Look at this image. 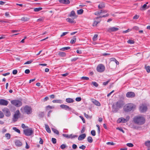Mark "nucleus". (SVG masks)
Returning <instances> with one entry per match:
<instances>
[{"label":"nucleus","mask_w":150,"mask_h":150,"mask_svg":"<svg viewBox=\"0 0 150 150\" xmlns=\"http://www.w3.org/2000/svg\"><path fill=\"white\" fill-rule=\"evenodd\" d=\"M124 104V98L119 100L112 105L113 112H116L120 108L122 107Z\"/></svg>","instance_id":"1"},{"label":"nucleus","mask_w":150,"mask_h":150,"mask_svg":"<svg viewBox=\"0 0 150 150\" xmlns=\"http://www.w3.org/2000/svg\"><path fill=\"white\" fill-rule=\"evenodd\" d=\"M136 109V105L133 103H130L125 105L123 107V110L126 112L133 111Z\"/></svg>","instance_id":"2"},{"label":"nucleus","mask_w":150,"mask_h":150,"mask_svg":"<svg viewBox=\"0 0 150 150\" xmlns=\"http://www.w3.org/2000/svg\"><path fill=\"white\" fill-rule=\"evenodd\" d=\"M133 121L136 124L142 125L145 122V119L143 117L140 116H135L133 118Z\"/></svg>","instance_id":"3"},{"label":"nucleus","mask_w":150,"mask_h":150,"mask_svg":"<svg viewBox=\"0 0 150 150\" xmlns=\"http://www.w3.org/2000/svg\"><path fill=\"white\" fill-rule=\"evenodd\" d=\"M110 62H109L110 67L112 69L115 68L116 65L115 64L112 62H114L115 63L116 65L119 64V62L115 58H111L110 59Z\"/></svg>","instance_id":"4"},{"label":"nucleus","mask_w":150,"mask_h":150,"mask_svg":"<svg viewBox=\"0 0 150 150\" xmlns=\"http://www.w3.org/2000/svg\"><path fill=\"white\" fill-rule=\"evenodd\" d=\"M11 103L16 107H19L22 105V102L19 100H14L11 101Z\"/></svg>","instance_id":"5"},{"label":"nucleus","mask_w":150,"mask_h":150,"mask_svg":"<svg viewBox=\"0 0 150 150\" xmlns=\"http://www.w3.org/2000/svg\"><path fill=\"white\" fill-rule=\"evenodd\" d=\"M23 132L25 135L30 136L33 133V131L31 128H29L23 130Z\"/></svg>","instance_id":"6"},{"label":"nucleus","mask_w":150,"mask_h":150,"mask_svg":"<svg viewBox=\"0 0 150 150\" xmlns=\"http://www.w3.org/2000/svg\"><path fill=\"white\" fill-rule=\"evenodd\" d=\"M20 113L19 110H17L15 112L13 118V120L14 122H16L20 117Z\"/></svg>","instance_id":"7"},{"label":"nucleus","mask_w":150,"mask_h":150,"mask_svg":"<svg viewBox=\"0 0 150 150\" xmlns=\"http://www.w3.org/2000/svg\"><path fill=\"white\" fill-rule=\"evenodd\" d=\"M96 69L98 72H102L105 70V67L103 64H100L97 66Z\"/></svg>","instance_id":"8"},{"label":"nucleus","mask_w":150,"mask_h":150,"mask_svg":"<svg viewBox=\"0 0 150 150\" xmlns=\"http://www.w3.org/2000/svg\"><path fill=\"white\" fill-rule=\"evenodd\" d=\"M24 110L25 112L28 114H31L32 112L31 108L27 105L25 106L24 107Z\"/></svg>","instance_id":"9"},{"label":"nucleus","mask_w":150,"mask_h":150,"mask_svg":"<svg viewBox=\"0 0 150 150\" xmlns=\"http://www.w3.org/2000/svg\"><path fill=\"white\" fill-rule=\"evenodd\" d=\"M119 28L116 27H112L108 28L107 29V31L109 33L115 32L118 30Z\"/></svg>","instance_id":"10"},{"label":"nucleus","mask_w":150,"mask_h":150,"mask_svg":"<svg viewBox=\"0 0 150 150\" xmlns=\"http://www.w3.org/2000/svg\"><path fill=\"white\" fill-rule=\"evenodd\" d=\"M8 103V101L4 99H0V105L7 106Z\"/></svg>","instance_id":"11"},{"label":"nucleus","mask_w":150,"mask_h":150,"mask_svg":"<svg viewBox=\"0 0 150 150\" xmlns=\"http://www.w3.org/2000/svg\"><path fill=\"white\" fill-rule=\"evenodd\" d=\"M60 107L62 109L67 110L71 111L72 109L71 107H70L68 105H60Z\"/></svg>","instance_id":"12"},{"label":"nucleus","mask_w":150,"mask_h":150,"mask_svg":"<svg viewBox=\"0 0 150 150\" xmlns=\"http://www.w3.org/2000/svg\"><path fill=\"white\" fill-rule=\"evenodd\" d=\"M2 111L6 116L8 117L10 115L11 113L8 109L4 108L3 109Z\"/></svg>","instance_id":"13"},{"label":"nucleus","mask_w":150,"mask_h":150,"mask_svg":"<svg viewBox=\"0 0 150 150\" xmlns=\"http://www.w3.org/2000/svg\"><path fill=\"white\" fill-rule=\"evenodd\" d=\"M135 94L132 92H129L126 94V97L128 98H133L135 97Z\"/></svg>","instance_id":"14"},{"label":"nucleus","mask_w":150,"mask_h":150,"mask_svg":"<svg viewBox=\"0 0 150 150\" xmlns=\"http://www.w3.org/2000/svg\"><path fill=\"white\" fill-rule=\"evenodd\" d=\"M140 110L142 112H146L147 110V107L146 106L142 105L140 107Z\"/></svg>","instance_id":"15"},{"label":"nucleus","mask_w":150,"mask_h":150,"mask_svg":"<svg viewBox=\"0 0 150 150\" xmlns=\"http://www.w3.org/2000/svg\"><path fill=\"white\" fill-rule=\"evenodd\" d=\"M86 136V135L85 134H83L80 135L78 138V139L79 140H81L85 138Z\"/></svg>","instance_id":"16"},{"label":"nucleus","mask_w":150,"mask_h":150,"mask_svg":"<svg viewBox=\"0 0 150 150\" xmlns=\"http://www.w3.org/2000/svg\"><path fill=\"white\" fill-rule=\"evenodd\" d=\"M59 2L62 4H68L70 3L69 0H59Z\"/></svg>","instance_id":"17"},{"label":"nucleus","mask_w":150,"mask_h":150,"mask_svg":"<svg viewBox=\"0 0 150 150\" xmlns=\"http://www.w3.org/2000/svg\"><path fill=\"white\" fill-rule=\"evenodd\" d=\"M69 16L70 17H74V18H76V14L75 12L74 11H72L71 13L69 15Z\"/></svg>","instance_id":"18"},{"label":"nucleus","mask_w":150,"mask_h":150,"mask_svg":"<svg viewBox=\"0 0 150 150\" xmlns=\"http://www.w3.org/2000/svg\"><path fill=\"white\" fill-rule=\"evenodd\" d=\"M74 101L72 99L70 98H67L66 100V101L69 103H72Z\"/></svg>","instance_id":"19"},{"label":"nucleus","mask_w":150,"mask_h":150,"mask_svg":"<svg viewBox=\"0 0 150 150\" xmlns=\"http://www.w3.org/2000/svg\"><path fill=\"white\" fill-rule=\"evenodd\" d=\"M45 126L46 130L47 132L48 133H50L51 132V130L48 125L47 124H45Z\"/></svg>","instance_id":"20"},{"label":"nucleus","mask_w":150,"mask_h":150,"mask_svg":"<svg viewBox=\"0 0 150 150\" xmlns=\"http://www.w3.org/2000/svg\"><path fill=\"white\" fill-rule=\"evenodd\" d=\"M16 145L18 146H20L22 145V143L19 140H17L15 142Z\"/></svg>","instance_id":"21"},{"label":"nucleus","mask_w":150,"mask_h":150,"mask_svg":"<svg viewBox=\"0 0 150 150\" xmlns=\"http://www.w3.org/2000/svg\"><path fill=\"white\" fill-rule=\"evenodd\" d=\"M92 102L94 104L97 106H100V103L98 101L96 100H93V101H92Z\"/></svg>","instance_id":"22"},{"label":"nucleus","mask_w":150,"mask_h":150,"mask_svg":"<svg viewBox=\"0 0 150 150\" xmlns=\"http://www.w3.org/2000/svg\"><path fill=\"white\" fill-rule=\"evenodd\" d=\"M76 38L75 36H74L72 37V39L71 40L70 43L71 44H73L76 42Z\"/></svg>","instance_id":"23"},{"label":"nucleus","mask_w":150,"mask_h":150,"mask_svg":"<svg viewBox=\"0 0 150 150\" xmlns=\"http://www.w3.org/2000/svg\"><path fill=\"white\" fill-rule=\"evenodd\" d=\"M105 7V5L103 3H100L98 6V7L99 9Z\"/></svg>","instance_id":"24"},{"label":"nucleus","mask_w":150,"mask_h":150,"mask_svg":"<svg viewBox=\"0 0 150 150\" xmlns=\"http://www.w3.org/2000/svg\"><path fill=\"white\" fill-rule=\"evenodd\" d=\"M101 21V19H100L99 21H97L95 20L94 22L93 23V26H96L97 24L99 23Z\"/></svg>","instance_id":"25"},{"label":"nucleus","mask_w":150,"mask_h":150,"mask_svg":"<svg viewBox=\"0 0 150 150\" xmlns=\"http://www.w3.org/2000/svg\"><path fill=\"white\" fill-rule=\"evenodd\" d=\"M58 55L61 57H64L66 55V54L65 53L63 52H60L58 53Z\"/></svg>","instance_id":"26"},{"label":"nucleus","mask_w":150,"mask_h":150,"mask_svg":"<svg viewBox=\"0 0 150 150\" xmlns=\"http://www.w3.org/2000/svg\"><path fill=\"white\" fill-rule=\"evenodd\" d=\"M67 21L70 23H74V19L68 18L67 19Z\"/></svg>","instance_id":"27"},{"label":"nucleus","mask_w":150,"mask_h":150,"mask_svg":"<svg viewBox=\"0 0 150 150\" xmlns=\"http://www.w3.org/2000/svg\"><path fill=\"white\" fill-rule=\"evenodd\" d=\"M147 5L146 4H144L142 7L140 8V10H145L146 8H146Z\"/></svg>","instance_id":"28"},{"label":"nucleus","mask_w":150,"mask_h":150,"mask_svg":"<svg viewBox=\"0 0 150 150\" xmlns=\"http://www.w3.org/2000/svg\"><path fill=\"white\" fill-rule=\"evenodd\" d=\"M29 18L26 17H23L21 18V20L24 21H27L29 20Z\"/></svg>","instance_id":"29"},{"label":"nucleus","mask_w":150,"mask_h":150,"mask_svg":"<svg viewBox=\"0 0 150 150\" xmlns=\"http://www.w3.org/2000/svg\"><path fill=\"white\" fill-rule=\"evenodd\" d=\"M52 130L54 133L56 134L57 135L59 134V132L57 130L55 129L52 128Z\"/></svg>","instance_id":"30"},{"label":"nucleus","mask_w":150,"mask_h":150,"mask_svg":"<svg viewBox=\"0 0 150 150\" xmlns=\"http://www.w3.org/2000/svg\"><path fill=\"white\" fill-rule=\"evenodd\" d=\"M145 145L147 147H150V141H147L145 143Z\"/></svg>","instance_id":"31"},{"label":"nucleus","mask_w":150,"mask_h":150,"mask_svg":"<svg viewBox=\"0 0 150 150\" xmlns=\"http://www.w3.org/2000/svg\"><path fill=\"white\" fill-rule=\"evenodd\" d=\"M69 139L71 138L72 139L77 137H78V136L77 135H73V134H71L69 135Z\"/></svg>","instance_id":"32"},{"label":"nucleus","mask_w":150,"mask_h":150,"mask_svg":"<svg viewBox=\"0 0 150 150\" xmlns=\"http://www.w3.org/2000/svg\"><path fill=\"white\" fill-rule=\"evenodd\" d=\"M87 141L89 143H92L93 142V139L91 137H88L87 138Z\"/></svg>","instance_id":"33"},{"label":"nucleus","mask_w":150,"mask_h":150,"mask_svg":"<svg viewBox=\"0 0 150 150\" xmlns=\"http://www.w3.org/2000/svg\"><path fill=\"white\" fill-rule=\"evenodd\" d=\"M70 48V47H64L61 48L60 50L62 51H64L69 49Z\"/></svg>","instance_id":"34"},{"label":"nucleus","mask_w":150,"mask_h":150,"mask_svg":"<svg viewBox=\"0 0 150 150\" xmlns=\"http://www.w3.org/2000/svg\"><path fill=\"white\" fill-rule=\"evenodd\" d=\"M42 9V8L41 7H39L35 8L34 9V11L35 12H38Z\"/></svg>","instance_id":"35"},{"label":"nucleus","mask_w":150,"mask_h":150,"mask_svg":"<svg viewBox=\"0 0 150 150\" xmlns=\"http://www.w3.org/2000/svg\"><path fill=\"white\" fill-rule=\"evenodd\" d=\"M13 130H14L15 131L18 132V133L19 134L20 133V130L19 129H17V128L16 127H13Z\"/></svg>","instance_id":"36"},{"label":"nucleus","mask_w":150,"mask_h":150,"mask_svg":"<svg viewBox=\"0 0 150 150\" xmlns=\"http://www.w3.org/2000/svg\"><path fill=\"white\" fill-rule=\"evenodd\" d=\"M83 9H81L77 11V13L79 14H81L83 12Z\"/></svg>","instance_id":"37"},{"label":"nucleus","mask_w":150,"mask_h":150,"mask_svg":"<svg viewBox=\"0 0 150 150\" xmlns=\"http://www.w3.org/2000/svg\"><path fill=\"white\" fill-rule=\"evenodd\" d=\"M52 102L53 103H61L62 100H55L52 101Z\"/></svg>","instance_id":"38"},{"label":"nucleus","mask_w":150,"mask_h":150,"mask_svg":"<svg viewBox=\"0 0 150 150\" xmlns=\"http://www.w3.org/2000/svg\"><path fill=\"white\" fill-rule=\"evenodd\" d=\"M108 16H109V14L107 13V14H106L105 15H103V16H99V17H97L96 18V19H97L98 18H101L102 17H106Z\"/></svg>","instance_id":"39"},{"label":"nucleus","mask_w":150,"mask_h":150,"mask_svg":"<svg viewBox=\"0 0 150 150\" xmlns=\"http://www.w3.org/2000/svg\"><path fill=\"white\" fill-rule=\"evenodd\" d=\"M145 68L147 72L148 73L150 72V67L149 66H145Z\"/></svg>","instance_id":"40"},{"label":"nucleus","mask_w":150,"mask_h":150,"mask_svg":"<svg viewBox=\"0 0 150 150\" xmlns=\"http://www.w3.org/2000/svg\"><path fill=\"white\" fill-rule=\"evenodd\" d=\"M44 115V112H41L38 115V116L40 117H43Z\"/></svg>","instance_id":"41"},{"label":"nucleus","mask_w":150,"mask_h":150,"mask_svg":"<svg viewBox=\"0 0 150 150\" xmlns=\"http://www.w3.org/2000/svg\"><path fill=\"white\" fill-rule=\"evenodd\" d=\"M66 147H67V146L64 144H62L60 146L61 148L62 149H64Z\"/></svg>","instance_id":"42"},{"label":"nucleus","mask_w":150,"mask_h":150,"mask_svg":"<svg viewBox=\"0 0 150 150\" xmlns=\"http://www.w3.org/2000/svg\"><path fill=\"white\" fill-rule=\"evenodd\" d=\"M52 141L53 144H55L56 143L57 140L56 139L54 138H52Z\"/></svg>","instance_id":"43"},{"label":"nucleus","mask_w":150,"mask_h":150,"mask_svg":"<svg viewBox=\"0 0 150 150\" xmlns=\"http://www.w3.org/2000/svg\"><path fill=\"white\" fill-rule=\"evenodd\" d=\"M5 136L8 139H9L10 138V134L9 133L6 134L5 135Z\"/></svg>","instance_id":"44"},{"label":"nucleus","mask_w":150,"mask_h":150,"mask_svg":"<svg viewBox=\"0 0 150 150\" xmlns=\"http://www.w3.org/2000/svg\"><path fill=\"white\" fill-rule=\"evenodd\" d=\"M91 134L92 135L95 136L96 134V131L94 130H92L91 131Z\"/></svg>","instance_id":"45"},{"label":"nucleus","mask_w":150,"mask_h":150,"mask_svg":"<svg viewBox=\"0 0 150 150\" xmlns=\"http://www.w3.org/2000/svg\"><path fill=\"white\" fill-rule=\"evenodd\" d=\"M92 84L96 87H97L98 86V84L96 82H92Z\"/></svg>","instance_id":"46"},{"label":"nucleus","mask_w":150,"mask_h":150,"mask_svg":"<svg viewBox=\"0 0 150 150\" xmlns=\"http://www.w3.org/2000/svg\"><path fill=\"white\" fill-rule=\"evenodd\" d=\"M62 136L64 137H65L68 139H69V134H62Z\"/></svg>","instance_id":"47"},{"label":"nucleus","mask_w":150,"mask_h":150,"mask_svg":"<svg viewBox=\"0 0 150 150\" xmlns=\"http://www.w3.org/2000/svg\"><path fill=\"white\" fill-rule=\"evenodd\" d=\"M33 60H30L29 61H28L25 62L24 64H31L33 62Z\"/></svg>","instance_id":"48"},{"label":"nucleus","mask_w":150,"mask_h":150,"mask_svg":"<svg viewBox=\"0 0 150 150\" xmlns=\"http://www.w3.org/2000/svg\"><path fill=\"white\" fill-rule=\"evenodd\" d=\"M127 42L130 44H133L134 43V41L132 40H129L127 41Z\"/></svg>","instance_id":"49"},{"label":"nucleus","mask_w":150,"mask_h":150,"mask_svg":"<svg viewBox=\"0 0 150 150\" xmlns=\"http://www.w3.org/2000/svg\"><path fill=\"white\" fill-rule=\"evenodd\" d=\"M98 37V35L97 34L94 35L93 38V41L96 40H97V38Z\"/></svg>","instance_id":"50"},{"label":"nucleus","mask_w":150,"mask_h":150,"mask_svg":"<svg viewBox=\"0 0 150 150\" xmlns=\"http://www.w3.org/2000/svg\"><path fill=\"white\" fill-rule=\"evenodd\" d=\"M127 145L129 147H132L133 146V144L131 143H128L127 144Z\"/></svg>","instance_id":"51"},{"label":"nucleus","mask_w":150,"mask_h":150,"mask_svg":"<svg viewBox=\"0 0 150 150\" xmlns=\"http://www.w3.org/2000/svg\"><path fill=\"white\" fill-rule=\"evenodd\" d=\"M4 117V114L1 111H0V118H2Z\"/></svg>","instance_id":"52"},{"label":"nucleus","mask_w":150,"mask_h":150,"mask_svg":"<svg viewBox=\"0 0 150 150\" xmlns=\"http://www.w3.org/2000/svg\"><path fill=\"white\" fill-rule=\"evenodd\" d=\"M106 144L108 145H115V144L113 142H108L106 143Z\"/></svg>","instance_id":"53"},{"label":"nucleus","mask_w":150,"mask_h":150,"mask_svg":"<svg viewBox=\"0 0 150 150\" xmlns=\"http://www.w3.org/2000/svg\"><path fill=\"white\" fill-rule=\"evenodd\" d=\"M44 20V18L43 17H42L41 18H40L38 19L37 20V21L38 22H42Z\"/></svg>","instance_id":"54"},{"label":"nucleus","mask_w":150,"mask_h":150,"mask_svg":"<svg viewBox=\"0 0 150 150\" xmlns=\"http://www.w3.org/2000/svg\"><path fill=\"white\" fill-rule=\"evenodd\" d=\"M86 147V146L84 145H82L81 146H80L79 147V148L80 149H82L83 150L84 149H85Z\"/></svg>","instance_id":"55"},{"label":"nucleus","mask_w":150,"mask_h":150,"mask_svg":"<svg viewBox=\"0 0 150 150\" xmlns=\"http://www.w3.org/2000/svg\"><path fill=\"white\" fill-rule=\"evenodd\" d=\"M68 33H69V32H64L62 33V34L60 36L61 37H62L65 35L67 34Z\"/></svg>","instance_id":"56"},{"label":"nucleus","mask_w":150,"mask_h":150,"mask_svg":"<svg viewBox=\"0 0 150 150\" xmlns=\"http://www.w3.org/2000/svg\"><path fill=\"white\" fill-rule=\"evenodd\" d=\"M81 97H77L76 98V101L79 102L81 101Z\"/></svg>","instance_id":"57"},{"label":"nucleus","mask_w":150,"mask_h":150,"mask_svg":"<svg viewBox=\"0 0 150 150\" xmlns=\"http://www.w3.org/2000/svg\"><path fill=\"white\" fill-rule=\"evenodd\" d=\"M81 79H82L83 80H89V78L87 77H85V76H83L81 78Z\"/></svg>","instance_id":"58"},{"label":"nucleus","mask_w":150,"mask_h":150,"mask_svg":"<svg viewBox=\"0 0 150 150\" xmlns=\"http://www.w3.org/2000/svg\"><path fill=\"white\" fill-rule=\"evenodd\" d=\"M17 70L15 69L13 70L12 73L13 74L15 75L17 74Z\"/></svg>","instance_id":"59"},{"label":"nucleus","mask_w":150,"mask_h":150,"mask_svg":"<svg viewBox=\"0 0 150 150\" xmlns=\"http://www.w3.org/2000/svg\"><path fill=\"white\" fill-rule=\"evenodd\" d=\"M72 147V148L74 149H76L77 148V146L75 144H73Z\"/></svg>","instance_id":"60"},{"label":"nucleus","mask_w":150,"mask_h":150,"mask_svg":"<svg viewBox=\"0 0 150 150\" xmlns=\"http://www.w3.org/2000/svg\"><path fill=\"white\" fill-rule=\"evenodd\" d=\"M129 119L130 117L129 116H127L126 117V118L125 119L126 122L129 120Z\"/></svg>","instance_id":"61"},{"label":"nucleus","mask_w":150,"mask_h":150,"mask_svg":"<svg viewBox=\"0 0 150 150\" xmlns=\"http://www.w3.org/2000/svg\"><path fill=\"white\" fill-rule=\"evenodd\" d=\"M79 117L81 119V120H82L83 122V123H84L85 122V119L82 116H79Z\"/></svg>","instance_id":"62"},{"label":"nucleus","mask_w":150,"mask_h":150,"mask_svg":"<svg viewBox=\"0 0 150 150\" xmlns=\"http://www.w3.org/2000/svg\"><path fill=\"white\" fill-rule=\"evenodd\" d=\"M25 72L26 74H28L30 73V71L28 69H26L25 70Z\"/></svg>","instance_id":"63"},{"label":"nucleus","mask_w":150,"mask_h":150,"mask_svg":"<svg viewBox=\"0 0 150 150\" xmlns=\"http://www.w3.org/2000/svg\"><path fill=\"white\" fill-rule=\"evenodd\" d=\"M139 17V16L136 15L133 18L134 19H138Z\"/></svg>","instance_id":"64"}]
</instances>
